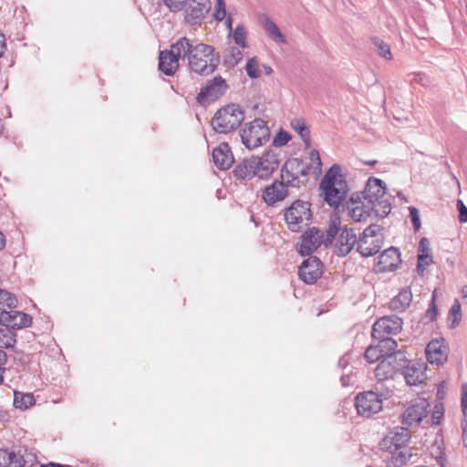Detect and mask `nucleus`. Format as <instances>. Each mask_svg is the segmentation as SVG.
<instances>
[{
	"mask_svg": "<svg viewBox=\"0 0 467 467\" xmlns=\"http://www.w3.org/2000/svg\"><path fill=\"white\" fill-rule=\"evenodd\" d=\"M182 43L181 50L191 72L208 76L217 69L220 55L213 46L187 36H182Z\"/></svg>",
	"mask_w": 467,
	"mask_h": 467,
	"instance_id": "1",
	"label": "nucleus"
},
{
	"mask_svg": "<svg viewBox=\"0 0 467 467\" xmlns=\"http://www.w3.org/2000/svg\"><path fill=\"white\" fill-rule=\"evenodd\" d=\"M279 167L278 155L272 151H266L262 156H252L244 159L234 170V175L237 180L249 181L254 177L266 179Z\"/></svg>",
	"mask_w": 467,
	"mask_h": 467,
	"instance_id": "2",
	"label": "nucleus"
},
{
	"mask_svg": "<svg viewBox=\"0 0 467 467\" xmlns=\"http://www.w3.org/2000/svg\"><path fill=\"white\" fill-rule=\"evenodd\" d=\"M319 190L330 207L339 208L348 192V182L342 174L340 165L334 164L330 167L320 182Z\"/></svg>",
	"mask_w": 467,
	"mask_h": 467,
	"instance_id": "3",
	"label": "nucleus"
},
{
	"mask_svg": "<svg viewBox=\"0 0 467 467\" xmlns=\"http://www.w3.org/2000/svg\"><path fill=\"white\" fill-rule=\"evenodd\" d=\"M341 221L339 217L330 219L329 224L326 230V234L319 229L313 227L306 231L300 237L297 244L298 253L305 256L314 253L322 244L328 246L332 244L340 230Z\"/></svg>",
	"mask_w": 467,
	"mask_h": 467,
	"instance_id": "4",
	"label": "nucleus"
},
{
	"mask_svg": "<svg viewBox=\"0 0 467 467\" xmlns=\"http://www.w3.org/2000/svg\"><path fill=\"white\" fill-rule=\"evenodd\" d=\"M244 119V113L237 104H229L217 110L212 126L217 133L226 134L236 130Z\"/></svg>",
	"mask_w": 467,
	"mask_h": 467,
	"instance_id": "5",
	"label": "nucleus"
},
{
	"mask_svg": "<svg viewBox=\"0 0 467 467\" xmlns=\"http://www.w3.org/2000/svg\"><path fill=\"white\" fill-rule=\"evenodd\" d=\"M240 136L244 145L249 150H254L268 141L270 130L265 120L255 119L244 125Z\"/></svg>",
	"mask_w": 467,
	"mask_h": 467,
	"instance_id": "6",
	"label": "nucleus"
},
{
	"mask_svg": "<svg viewBox=\"0 0 467 467\" xmlns=\"http://www.w3.org/2000/svg\"><path fill=\"white\" fill-rule=\"evenodd\" d=\"M378 224H370L358 239V252L364 257H368L379 252L383 244V235Z\"/></svg>",
	"mask_w": 467,
	"mask_h": 467,
	"instance_id": "7",
	"label": "nucleus"
},
{
	"mask_svg": "<svg viewBox=\"0 0 467 467\" xmlns=\"http://www.w3.org/2000/svg\"><path fill=\"white\" fill-rule=\"evenodd\" d=\"M182 36L179 37L170 47V49H165L159 54V69L166 76H173L180 67V60L184 61L181 47Z\"/></svg>",
	"mask_w": 467,
	"mask_h": 467,
	"instance_id": "8",
	"label": "nucleus"
},
{
	"mask_svg": "<svg viewBox=\"0 0 467 467\" xmlns=\"http://www.w3.org/2000/svg\"><path fill=\"white\" fill-rule=\"evenodd\" d=\"M310 203L297 200L294 202L285 213V219L288 228L293 232H298L302 224L311 219Z\"/></svg>",
	"mask_w": 467,
	"mask_h": 467,
	"instance_id": "9",
	"label": "nucleus"
},
{
	"mask_svg": "<svg viewBox=\"0 0 467 467\" xmlns=\"http://www.w3.org/2000/svg\"><path fill=\"white\" fill-rule=\"evenodd\" d=\"M430 403L424 398L411 400L401 415V422L408 427L419 425L429 413Z\"/></svg>",
	"mask_w": 467,
	"mask_h": 467,
	"instance_id": "10",
	"label": "nucleus"
},
{
	"mask_svg": "<svg viewBox=\"0 0 467 467\" xmlns=\"http://www.w3.org/2000/svg\"><path fill=\"white\" fill-rule=\"evenodd\" d=\"M36 461V455L27 452L26 448H19L17 451L0 449V467H24L33 465Z\"/></svg>",
	"mask_w": 467,
	"mask_h": 467,
	"instance_id": "11",
	"label": "nucleus"
},
{
	"mask_svg": "<svg viewBox=\"0 0 467 467\" xmlns=\"http://www.w3.org/2000/svg\"><path fill=\"white\" fill-rule=\"evenodd\" d=\"M228 85L224 78L221 76H216L207 81L203 86L198 96L197 100L200 104L205 105L217 100L226 92Z\"/></svg>",
	"mask_w": 467,
	"mask_h": 467,
	"instance_id": "12",
	"label": "nucleus"
},
{
	"mask_svg": "<svg viewBox=\"0 0 467 467\" xmlns=\"http://www.w3.org/2000/svg\"><path fill=\"white\" fill-rule=\"evenodd\" d=\"M355 406L358 415L368 418L381 410L382 400L375 391H365L357 395Z\"/></svg>",
	"mask_w": 467,
	"mask_h": 467,
	"instance_id": "13",
	"label": "nucleus"
},
{
	"mask_svg": "<svg viewBox=\"0 0 467 467\" xmlns=\"http://www.w3.org/2000/svg\"><path fill=\"white\" fill-rule=\"evenodd\" d=\"M403 321L400 317L392 315L385 316L375 322L371 335L374 338H383L396 335L402 329Z\"/></svg>",
	"mask_w": 467,
	"mask_h": 467,
	"instance_id": "14",
	"label": "nucleus"
},
{
	"mask_svg": "<svg viewBox=\"0 0 467 467\" xmlns=\"http://www.w3.org/2000/svg\"><path fill=\"white\" fill-rule=\"evenodd\" d=\"M323 274V264L317 256H309L299 266L300 279L308 285L315 284Z\"/></svg>",
	"mask_w": 467,
	"mask_h": 467,
	"instance_id": "15",
	"label": "nucleus"
},
{
	"mask_svg": "<svg viewBox=\"0 0 467 467\" xmlns=\"http://www.w3.org/2000/svg\"><path fill=\"white\" fill-rule=\"evenodd\" d=\"M288 188L285 182L275 180L266 185L262 192V200L268 206H275L288 196Z\"/></svg>",
	"mask_w": 467,
	"mask_h": 467,
	"instance_id": "16",
	"label": "nucleus"
},
{
	"mask_svg": "<svg viewBox=\"0 0 467 467\" xmlns=\"http://www.w3.org/2000/svg\"><path fill=\"white\" fill-rule=\"evenodd\" d=\"M0 324L7 328L21 329L32 324V317L28 314L16 310H2Z\"/></svg>",
	"mask_w": 467,
	"mask_h": 467,
	"instance_id": "17",
	"label": "nucleus"
},
{
	"mask_svg": "<svg viewBox=\"0 0 467 467\" xmlns=\"http://www.w3.org/2000/svg\"><path fill=\"white\" fill-rule=\"evenodd\" d=\"M211 9L210 0H188L184 19L190 25H198Z\"/></svg>",
	"mask_w": 467,
	"mask_h": 467,
	"instance_id": "18",
	"label": "nucleus"
},
{
	"mask_svg": "<svg viewBox=\"0 0 467 467\" xmlns=\"http://www.w3.org/2000/svg\"><path fill=\"white\" fill-rule=\"evenodd\" d=\"M410 438V432L406 427H395L389 431L387 436L380 442L382 450H399L405 447Z\"/></svg>",
	"mask_w": 467,
	"mask_h": 467,
	"instance_id": "19",
	"label": "nucleus"
},
{
	"mask_svg": "<svg viewBox=\"0 0 467 467\" xmlns=\"http://www.w3.org/2000/svg\"><path fill=\"white\" fill-rule=\"evenodd\" d=\"M340 234L335 244V254L337 256H346L358 243L357 234L352 228L344 227L339 230Z\"/></svg>",
	"mask_w": 467,
	"mask_h": 467,
	"instance_id": "20",
	"label": "nucleus"
},
{
	"mask_svg": "<svg viewBox=\"0 0 467 467\" xmlns=\"http://www.w3.org/2000/svg\"><path fill=\"white\" fill-rule=\"evenodd\" d=\"M347 208L349 216L355 222L365 221L371 213L369 204L361 199L359 193H355L350 197Z\"/></svg>",
	"mask_w": 467,
	"mask_h": 467,
	"instance_id": "21",
	"label": "nucleus"
},
{
	"mask_svg": "<svg viewBox=\"0 0 467 467\" xmlns=\"http://www.w3.org/2000/svg\"><path fill=\"white\" fill-rule=\"evenodd\" d=\"M426 368L425 362H410L402 372L407 384L417 386L422 383L426 379Z\"/></svg>",
	"mask_w": 467,
	"mask_h": 467,
	"instance_id": "22",
	"label": "nucleus"
},
{
	"mask_svg": "<svg viewBox=\"0 0 467 467\" xmlns=\"http://www.w3.org/2000/svg\"><path fill=\"white\" fill-rule=\"evenodd\" d=\"M385 184L380 179L371 177L368 180L364 191L361 192V199L368 204L380 200L385 196Z\"/></svg>",
	"mask_w": 467,
	"mask_h": 467,
	"instance_id": "23",
	"label": "nucleus"
},
{
	"mask_svg": "<svg viewBox=\"0 0 467 467\" xmlns=\"http://www.w3.org/2000/svg\"><path fill=\"white\" fill-rule=\"evenodd\" d=\"M400 253L396 247H389L379 255L378 266L381 272H389L398 268L400 264Z\"/></svg>",
	"mask_w": 467,
	"mask_h": 467,
	"instance_id": "24",
	"label": "nucleus"
},
{
	"mask_svg": "<svg viewBox=\"0 0 467 467\" xmlns=\"http://www.w3.org/2000/svg\"><path fill=\"white\" fill-rule=\"evenodd\" d=\"M387 454L385 455L384 461L387 462V467H402L404 466L413 456L411 448L407 446L402 447L399 450H386Z\"/></svg>",
	"mask_w": 467,
	"mask_h": 467,
	"instance_id": "25",
	"label": "nucleus"
},
{
	"mask_svg": "<svg viewBox=\"0 0 467 467\" xmlns=\"http://www.w3.org/2000/svg\"><path fill=\"white\" fill-rule=\"evenodd\" d=\"M426 357L431 364H443L447 360V348L443 339L431 340L426 347Z\"/></svg>",
	"mask_w": 467,
	"mask_h": 467,
	"instance_id": "26",
	"label": "nucleus"
},
{
	"mask_svg": "<svg viewBox=\"0 0 467 467\" xmlns=\"http://www.w3.org/2000/svg\"><path fill=\"white\" fill-rule=\"evenodd\" d=\"M213 160L220 170L229 169L234 162V156L227 143H221L213 151Z\"/></svg>",
	"mask_w": 467,
	"mask_h": 467,
	"instance_id": "27",
	"label": "nucleus"
},
{
	"mask_svg": "<svg viewBox=\"0 0 467 467\" xmlns=\"http://www.w3.org/2000/svg\"><path fill=\"white\" fill-rule=\"evenodd\" d=\"M411 301V291L409 287H405L401 289L398 296L391 299L389 307L394 311L403 312L410 306Z\"/></svg>",
	"mask_w": 467,
	"mask_h": 467,
	"instance_id": "28",
	"label": "nucleus"
},
{
	"mask_svg": "<svg viewBox=\"0 0 467 467\" xmlns=\"http://www.w3.org/2000/svg\"><path fill=\"white\" fill-rule=\"evenodd\" d=\"M263 26L269 36V37L276 43H285V38L276 24L272 21L268 16H262Z\"/></svg>",
	"mask_w": 467,
	"mask_h": 467,
	"instance_id": "29",
	"label": "nucleus"
},
{
	"mask_svg": "<svg viewBox=\"0 0 467 467\" xmlns=\"http://www.w3.org/2000/svg\"><path fill=\"white\" fill-rule=\"evenodd\" d=\"M285 169L290 170L300 179L301 177L306 178L308 175L309 167L302 160L294 158L289 159L285 162Z\"/></svg>",
	"mask_w": 467,
	"mask_h": 467,
	"instance_id": "30",
	"label": "nucleus"
},
{
	"mask_svg": "<svg viewBox=\"0 0 467 467\" xmlns=\"http://www.w3.org/2000/svg\"><path fill=\"white\" fill-rule=\"evenodd\" d=\"M394 367L390 365L389 361L382 358L375 368V377L379 381H383L389 379H392L396 374Z\"/></svg>",
	"mask_w": 467,
	"mask_h": 467,
	"instance_id": "31",
	"label": "nucleus"
},
{
	"mask_svg": "<svg viewBox=\"0 0 467 467\" xmlns=\"http://www.w3.org/2000/svg\"><path fill=\"white\" fill-rule=\"evenodd\" d=\"M386 361H389L392 367H394V371L397 373L401 370L403 372L404 368L410 363L406 358V355L402 351H396L393 354H388L384 358Z\"/></svg>",
	"mask_w": 467,
	"mask_h": 467,
	"instance_id": "32",
	"label": "nucleus"
},
{
	"mask_svg": "<svg viewBox=\"0 0 467 467\" xmlns=\"http://www.w3.org/2000/svg\"><path fill=\"white\" fill-rule=\"evenodd\" d=\"M35 403V398L31 393L14 391V406L22 410L28 409Z\"/></svg>",
	"mask_w": 467,
	"mask_h": 467,
	"instance_id": "33",
	"label": "nucleus"
},
{
	"mask_svg": "<svg viewBox=\"0 0 467 467\" xmlns=\"http://www.w3.org/2000/svg\"><path fill=\"white\" fill-rule=\"evenodd\" d=\"M369 208L370 212H374L376 216L384 218L390 213L391 204L384 196L380 200L370 203Z\"/></svg>",
	"mask_w": 467,
	"mask_h": 467,
	"instance_id": "34",
	"label": "nucleus"
},
{
	"mask_svg": "<svg viewBox=\"0 0 467 467\" xmlns=\"http://www.w3.org/2000/svg\"><path fill=\"white\" fill-rule=\"evenodd\" d=\"M291 127L292 129L296 131L303 141L305 142L306 147L310 146L311 140H310V131L307 129V127L305 124V121L303 119H294L291 121Z\"/></svg>",
	"mask_w": 467,
	"mask_h": 467,
	"instance_id": "35",
	"label": "nucleus"
},
{
	"mask_svg": "<svg viewBox=\"0 0 467 467\" xmlns=\"http://www.w3.org/2000/svg\"><path fill=\"white\" fill-rule=\"evenodd\" d=\"M243 59V52L239 47H231L224 54V64L229 67H235Z\"/></svg>",
	"mask_w": 467,
	"mask_h": 467,
	"instance_id": "36",
	"label": "nucleus"
},
{
	"mask_svg": "<svg viewBox=\"0 0 467 467\" xmlns=\"http://www.w3.org/2000/svg\"><path fill=\"white\" fill-rule=\"evenodd\" d=\"M281 179L282 180L280 182H285V183L286 184L287 188L289 186H291V187H297L298 188V187H300L301 183L304 182L293 171H291L288 169L286 170L285 169V164H284L282 169H281Z\"/></svg>",
	"mask_w": 467,
	"mask_h": 467,
	"instance_id": "37",
	"label": "nucleus"
},
{
	"mask_svg": "<svg viewBox=\"0 0 467 467\" xmlns=\"http://www.w3.org/2000/svg\"><path fill=\"white\" fill-rule=\"evenodd\" d=\"M16 306V297L8 291L0 288V309L5 310V307L15 308Z\"/></svg>",
	"mask_w": 467,
	"mask_h": 467,
	"instance_id": "38",
	"label": "nucleus"
},
{
	"mask_svg": "<svg viewBox=\"0 0 467 467\" xmlns=\"http://www.w3.org/2000/svg\"><path fill=\"white\" fill-rule=\"evenodd\" d=\"M379 340V348L382 350L384 358L388 354H393L397 348V341L390 337H383V338H377Z\"/></svg>",
	"mask_w": 467,
	"mask_h": 467,
	"instance_id": "39",
	"label": "nucleus"
},
{
	"mask_svg": "<svg viewBox=\"0 0 467 467\" xmlns=\"http://www.w3.org/2000/svg\"><path fill=\"white\" fill-rule=\"evenodd\" d=\"M16 343V335L7 327L0 328V348H9Z\"/></svg>",
	"mask_w": 467,
	"mask_h": 467,
	"instance_id": "40",
	"label": "nucleus"
},
{
	"mask_svg": "<svg viewBox=\"0 0 467 467\" xmlns=\"http://www.w3.org/2000/svg\"><path fill=\"white\" fill-rule=\"evenodd\" d=\"M365 358L369 363H374L376 361H380L382 358H384V354L382 353V350L379 346H369L365 353H364Z\"/></svg>",
	"mask_w": 467,
	"mask_h": 467,
	"instance_id": "41",
	"label": "nucleus"
},
{
	"mask_svg": "<svg viewBox=\"0 0 467 467\" xmlns=\"http://www.w3.org/2000/svg\"><path fill=\"white\" fill-rule=\"evenodd\" d=\"M233 38L236 45L242 48H245L246 45V31L244 26H238L233 34Z\"/></svg>",
	"mask_w": 467,
	"mask_h": 467,
	"instance_id": "42",
	"label": "nucleus"
},
{
	"mask_svg": "<svg viewBox=\"0 0 467 467\" xmlns=\"http://www.w3.org/2000/svg\"><path fill=\"white\" fill-rule=\"evenodd\" d=\"M373 43L377 47L379 54L382 57L389 60L392 58L390 47L387 43L377 37L373 38Z\"/></svg>",
	"mask_w": 467,
	"mask_h": 467,
	"instance_id": "43",
	"label": "nucleus"
},
{
	"mask_svg": "<svg viewBox=\"0 0 467 467\" xmlns=\"http://www.w3.org/2000/svg\"><path fill=\"white\" fill-rule=\"evenodd\" d=\"M461 317V304L458 299H455L449 312V318L452 317L451 327H454L459 324Z\"/></svg>",
	"mask_w": 467,
	"mask_h": 467,
	"instance_id": "44",
	"label": "nucleus"
},
{
	"mask_svg": "<svg viewBox=\"0 0 467 467\" xmlns=\"http://www.w3.org/2000/svg\"><path fill=\"white\" fill-rule=\"evenodd\" d=\"M226 5L224 0H215L213 17L216 21H223L226 18Z\"/></svg>",
	"mask_w": 467,
	"mask_h": 467,
	"instance_id": "45",
	"label": "nucleus"
},
{
	"mask_svg": "<svg viewBox=\"0 0 467 467\" xmlns=\"http://www.w3.org/2000/svg\"><path fill=\"white\" fill-rule=\"evenodd\" d=\"M258 66L259 63L256 57H252L247 61L245 70L251 78H257L260 76Z\"/></svg>",
	"mask_w": 467,
	"mask_h": 467,
	"instance_id": "46",
	"label": "nucleus"
},
{
	"mask_svg": "<svg viewBox=\"0 0 467 467\" xmlns=\"http://www.w3.org/2000/svg\"><path fill=\"white\" fill-rule=\"evenodd\" d=\"M163 2L168 9L173 13L182 11L187 4V0H163Z\"/></svg>",
	"mask_w": 467,
	"mask_h": 467,
	"instance_id": "47",
	"label": "nucleus"
},
{
	"mask_svg": "<svg viewBox=\"0 0 467 467\" xmlns=\"http://www.w3.org/2000/svg\"><path fill=\"white\" fill-rule=\"evenodd\" d=\"M432 263V258L425 254L418 255L417 270L418 273L422 275L428 265Z\"/></svg>",
	"mask_w": 467,
	"mask_h": 467,
	"instance_id": "48",
	"label": "nucleus"
},
{
	"mask_svg": "<svg viewBox=\"0 0 467 467\" xmlns=\"http://www.w3.org/2000/svg\"><path fill=\"white\" fill-rule=\"evenodd\" d=\"M291 139L288 132L280 130L274 138L273 144L275 147H282L285 145Z\"/></svg>",
	"mask_w": 467,
	"mask_h": 467,
	"instance_id": "49",
	"label": "nucleus"
},
{
	"mask_svg": "<svg viewBox=\"0 0 467 467\" xmlns=\"http://www.w3.org/2000/svg\"><path fill=\"white\" fill-rule=\"evenodd\" d=\"M409 210H410V217L411 223L413 224L414 230L419 231L420 228V225H421L419 211L415 207H410Z\"/></svg>",
	"mask_w": 467,
	"mask_h": 467,
	"instance_id": "50",
	"label": "nucleus"
},
{
	"mask_svg": "<svg viewBox=\"0 0 467 467\" xmlns=\"http://www.w3.org/2000/svg\"><path fill=\"white\" fill-rule=\"evenodd\" d=\"M420 254H425V255H428L429 257H431L430 243H429V240L425 237L421 238L419 243L418 255H420Z\"/></svg>",
	"mask_w": 467,
	"mask_h": 467,
	"instance_id": "51",
	"label": "nucleus"
},
{
	"mask_svg": "<svg viewBox=\"0 0 467 467\" xmlns=\"http://www.w3.org/2000/svg\"><path fill=\"white\" fill-rule=\"evenodd\" d=\"M457 209L459 212V221L461 223H467V207L462 200L457 201Z\"/></svg>",
	"mask_w": 467,
	"mask_h": 467,
	"instance_id": "52",
	"label": "nucleus"
},
{
	"mask_svg": "<svg viewBox=\"0 0 467 467\" xmlns=\"http://www.w3.org/2000/svg\"><path fill=\"white\" fill-rule=\"evenodd\" d=\"M435 297H436V290L432 294L431 303L430 305L429 309L427 310V317L433 320L437 316V306L435 305Z\"/></svg>",
	"mask_w": 467,
	"mask_h": 467,
	"instance_id": "53",
	"label": "nucleus"
},
{
	"mask_svg": "<svg viewBox=\"0 0 467 467\" xmlns=\"http://www.w3.org/2000/svg\"><path fill=\"white\" fill-rule=\"evenodd\" d=\"M409 77L410 78V81L411 83H420L423 86L427 85L426 77L421 73H411L409 75Z\"/></svg>",
	"mask_w": 467,
	"mask_h": 467,
	"instance_id": "54",
	"label": "nucleus"
},
{
	"mask_svg": "<svg viewBox=\"0 0 467 467\" xmlns=\"http://www.w3.org/2000/svg\"><path fill=\"white\" fill-rule=\"evenodd\" d=\"M461 407L464 415H466L467 411V384H462V400Z\"/></svg>",
	"mask_w": 467,
	"mask_h": 467,
	"instance_id": "55",
	"label": "nucleus"
},
{
	"mask_svg": "<svg viewBox=\"0 0 467 467\" xmlns=\"http://www.w3.org/2000/svg\"><path fill=\"white\" fill-rule=\"evenodd\" d=\"M309 158L317 168H320L322 165L319 152L317 150H312L309 153Z\"/></svg>",
	"mask_w": 467,
	"mask_h": 467,
	"instance_id": "56",
	"label": "nucleus"
},
{
	"mask_svg": "<svg viewBox=\"0 0 467 467\" xmlns=\"http://www.w3.org/2000/svg\"><path fill=\"white\" fill-rule=\"evenodd\" d=\"M6 360H7L6 353L4 350L0 349V365H4L6 362ZM4 372H5V368L2 366H0V384L4 381V376H3Z\"/></svg>",
	"mask_w": 467,
	"mask_h": 467,
	"instance_id": "57",
	"label": "nucleus"
},
{
	"mask_svg": "<svg viewBox=\"0 0 467 467\" xmlns=\"http://www.w3.org/2000/svg\"><path fill=\"white\" fill-rule=\"evenodd\" d=\"M6 48L5 37L3 33L0 32V57L3 56Z\"/></svg>",
	"mask_w": 467,
	"mask_h": 467,
	"instance_id": "58",
	"label": "nucleus"
},
{
	"mask_svg": "<svg viewBox=\"0 0 467 467\" xmlns=\"http://www.w3.org/2000/svg\"><path fill=\"white\" fill-rule=\"evenodd\" d=\"M223 20H225L224 24L226 28L231 31L233 28V18L231 16H226V18H224Z\"/></svg>",
	"mask_w": 467,
	"mask_h": 467,
	"instance_id": "59",
	"label": "nucleus"
},
{
	"mask_svg": "<svg viewBox=\"0 0 467 467\" xmlns=\"http://www.w3.org/2000/svg\"><path fill=\"white\" fill-rule=\"evenodd\" d=\"M5 247V237L4 234L0 231V251Z\"/></svg>",
	"mask_w": 467,
	"mask_h": 467,
	"instance_id": "60",
	"label": "nucleus"
},
{
	"mask_svg": "<svg viewBox=\"0 0 467 467\" xmlns=\"http://www.w3.org/2000/svg\"><path fill=\"white\" fill-rule=\"evenodd\" d=\"M41 467H72L71 465H63L59 463H48L47 465H42Z\"/></svg>",
	"mask_w": 467,
	"mask_h": 467,
	"instance_id": "61",
	"label": "nucleus"
},
{
	"mask_svg": "<svg viewBox=\"0 0 467 467\" xmlns=\"http://www.w3.org/2000/svg\"><path fill=\"white\" fill-rule=\"evenodd\" d=\"M264 70H265L266 75H269V74H271L273 72L272 67L267 66V65H264Z\"/></svg>",
	"mask_w": 467,
	"mask_h": 467,
	"instance_id": "62",
	"label": "nucleus"
},
{
	"mask_svg": "<svg viewBox=\"0 0 467 467\" xmlns=\"http://www.w3.org/2000/svg\"><path fill=\"white\" fill-rule=\"evenodd\" d=\"M340 380H341L343 386H348L349 384L348 379L345 376H342Z\"/></svg>",
	"mask_w": 467,
	"mask_h": 467,
	"instance_id": "63",
	"label": "nucleus"
}]
</instances>
